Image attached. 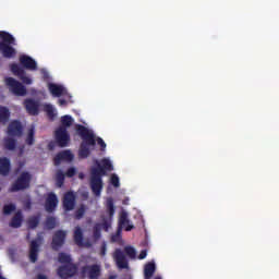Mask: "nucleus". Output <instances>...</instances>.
<instances>
[{"mask_svg": "<svg viewBox=\"0 0 279 279\" xmlns=\"http://www.w3.org/2000/svg\"><path fill=\"white\" fill-rule=\"evenodd\" d=\"M97 167L90 169V190L94 195H101L104 189V175H107V171H113V165L108 158L101 160V165L98 160L95 161Z\"/></svg>", "mask_w": 279, "mask_h": 279, "instance_id": "obj_1", "label": "nucleus"}, {"mask_svg": "<svg viewBox=\"0 0 279 279\" xmlns=\"http://www.w3.org/2000/svg\"><path fill=\"white\" fill-rule=\"evenodd\" d=\"M20 64L19 63H12L10 65L11 72L22 81L25 85H32L33 78L31 76H27L26 70H38L37 61L33 59L32 57H28L27 54H22L20 57Z\"/></svg>", "mask_w": 279, "mask_h": 279, "instance_id": "obj_2", "label": "nucleus"}, {"mask_svg": "<svg viewBox=\"0 0 279 279\" xmlns=\"http://www.w3.org/2000/svg\"><path fill=\"white\" fill-rule=\"evenodd\" d=\"M76 131L82 138L81 146L78 148V157L86 159L90 156V147H96V135L94 131L84 124H77Z\"/></svg>", "mask_w": 279, "mask_h": 279, "instance_id": "obj_3", "label": "nucleus"}, {"mask_svg": "<svg viewBox=\"0 0 279 279\" xmlns=\"http://www.w3.org/2000/svg\"><path fill=\"white\" fill-rule=\"evenodd\" d=\"M0 39V52L5 59H13L16 54V49L13 48V46H16L15 37L5 31H1Z\"/></svg>", "mask_w": 279, "mask_h": 279, "instance_id": "obj_4", "label": "nucleus"}, {"mask_svg": "<svg viewBox=\"0 0 279 279\" xmlns=\"http://www.w3.org/2000/svg\"><path fill=\"white\" fill-rule=\"evenodd\" d=\"M32 181V175L28 171H23L19 175V178L13 182V184L10 187L11 193H16L19 191H25L26 189H29Z\"/></svg>", "mask_w": 279, "mask_h": 279, "instance_id": "obj_5", "label": "nucleus"}, {"mask_svg": "<svg viewBox=\"0 0 279 279\" xmlns=\"http://www.w3.org/2000/svg\"><path fill=\"white\" fill-rule=\"evenodd\" d=\"M54 141L59 147H68L71 141V135L63 122H61V125L54 131Z\"/></svg>", "mask_w": 279, "mask_h": 279, "instance_id": "obj_6", "label": "nucleus"}, {"mask_svg": "<svg viewBox=\"0 0 279 279\" xmlns=\"http://www.w3.org/2000/svg\"><path fill=\"white\" fill-rule=\"evenodd\" d=\"M7 85L10 87L11 92L15 94V96H26L27 87L21 83V81H16L13 76H8L5 78Z\"/></svg>", "mask_w": 279, "mask_h": 279, "instance_id": "obj_7", "label": "nucleus"}, {"mask_svg": "<svg viewBox=\"0 0 279 279\" xmlns=\"http://www.w3.org/2000/svg\"><path fill=\"white\" fill-rule=\"evenodd\" d=\"M77 271L78 268L75 263H72V260H69L65 266H60L58 269V274L61 279H70L71 276H75Z\"/></svg>", "mask_w": 279, "mask_h": 279, "instance_id": "obj_8", "label": "nucleus"}, {"mask_svg": "<svg viewBox=\"0 0 279 279\" xmlns=\"http://www.w3.org/2000/svg\"><path fill=\"white\" fill-rule=\"evenodd\" d=\"M66 235V230H57L52 235V250H60V247L65 243Z\"/></svg>", "mask_w": 279, "mask_h": 279, "instance_id": "obj_9", "label": "nucleus"}, {"mask_svg": "<svg viewBox=\"0 0 279 279\" xmlns=\"http://www.w3.org/2000/svg\"><path fill=\"white\" fill-rule=\"evenodd\" d=\"M113 258L116 260L117 266L119 269H128L129 267V260L121 247H117L113 252Z\"/></svg>", "mask_w": 279, "mask_h": 279, "instance_id": "obj_10", "label": "nucleus"}, {"mask_svg": "<svg viewBox=\"0 0 279 279\" xmlns=\"http://www.w3.org/2000/svg\"><path fill=\"white\" fill-rule=\"evenodd\" d=\"M8 135L17 136V138H21V135H23V124L21 120H12L8 125Z\"/></svg>", "mask_w": 279, "mask_h": 279, "instance_id": "obj_11", "label": "nucleus"}, {"mask_svg": "<svg viewBox=\"0 0 279 279\" xmlns=\"http://www.w3.org/2000/svg\"><path fill=\"white\" fill-rule=\"evenodd\" d=\"M83 274L88 275V279H99L101 276V266L98 263L92 264V266H83Z\"/></svg>", "mask_w": 279, "mask_h": 279, "instance_id": "obj_12", "label": "nucleus"}, {"mask_svg": "<svg viewBox=\"0 0 279 279\" xmlns=\"http://www.w3.org/2000/svg\"><path fill=\"white\" fill-rule=\"evenodd\" d=\"M109 228H111V222L109 221L108 217H102V222L101 223H95L94 229H93V234L95 239H100L101 236V230L108 231Z\"/></svg>", "mask_w": 279, "mask_h": 279, "instance_id": "obj_13", "label": "nucleus"}, {"mask_svg": "<svg viewBox=\"0 0 279 279\" xmlns=\"http://www.w3.org/2000/svg\"><path fill=\"white\" fill-rule=\"evenodd\" d=\"M76 206V195L72 191H69L63 196V208L64 210H74Z\"/></svg>", "mask_w": 279, "mask_h": 279, "instance_id": "obj_14", "label": "nucleus"}, {"mask_svg": "<svg viewBox=\"0 0 279 279\" xmlns=\"http://www.w3.org/2000/svg\"><path fill=\"white\" fill-rule=\"evenodd\" d=\"M73 160H74V154H72V151L70 150L60 151L53 158V162L56 167H59L63 161L72 162Z\"/></svg>", "mask_w": 279, "mask_h": 279, "instance_id": "obj_15", "label": "nucleus"}, {"mask_svg": "<svg viewBox=\"0 0 279 279\" xmlns=\"http://www.w3.org/2000/svg\"><path fill=\"white\" fill-rule=\"evenodd\" d=\"M59 204L58 196L56 193H49L45 201V208L47 213H54Z\"/></svg>", "mask_w": 279, "mask_h": 279, "instance_id": "obj_16", "label": "nucleus"}, {"mask_svg": "<svg viewBox=\"0 0 279 279\" xmlns=\"http://www.w3.org/2000/svg\"><path fill=\"white\" fill-rule=\"evenodd\" d=\"M24 106L31 116H37L39 113V102L34 98H25Z\"/></svg>", "mask_w": 279, "mask_h": 279, "instance_id": "obj_17", "label": "nucleus"}, {"mask_svg": "<svg viewBox=\"0 0 279 279\" xmlns=\"http://www.w3.org/2000/svg\"><path fill=\"white\" fill-rule=\"evenodd\" d=\"M118 227L124 228L126 231H131L135 228V226L130 222L129 213H126V210H122V213H120Z\"/></svg>", "mask_w": 279, "mask_h": 279, "instance_id": "obj_18", "label": "nucleus"}, {"mask_svg": "<svg viewBox=\"0 0 279 279\" xmlns=\"http://www.w3.org/2000/svg\"><path fill=\"white\" fill-rule=\"evenodd\" d=\"M23 219H24L23 211L22 210H17L13 215V217H12V219H11L9 225L11 226V228H21V226H23Z\"/></svg>", "mask_w": 279, "mask_h": 279, "instance_id": "obj_19", "label": "nucleus"}, {"mask_svg": "<svg viewBox=\"0 0 279 279\" xmlns=\"http://www.w3.org/2000/svg\"><path fill=\"white\" fill-rule=\"evenodd\" d=\"M48 89L50 90V94H52V96L57 97L62 96L65 92V87H63V85H58L57 83H49Z\"/></svg>", "mask_w": 279, "mask_h": 279, "instance_id": "obj_20", "label": "nucleus"}, {"mask_svg": "<svg viewBox=\"0 0 279 279\" xmlns=\"http://www.w3.org/2000/svg\"><path fill=\"white\" fill-rule=\"evenodd\" d=\"M16 143H17V140H15V137H13V135H9V137L3 138V147L8 151H15Z\"/></svg>", "mask_w": 279, "mask_h": 279, "instance_id": "obj_21", "label": "nucleus"}, {"mask_svg": "<svg viewBox=\"0 0 279 279\" xmlns=\"http://www.w3.org/2000/svg\"><path fill=\"white\" fill-rule=\"evenodd\" d=\"M38 251H39V243L37 240L31 241V247H29V258L32 263H36L38 258Z\"/></svg>", "mask_w": 279, "mask_h": 279, "instance_id": "obj_22", "label": "nucleus"}, {"mask_svg": "<svg viewBox=\"0 0 279 279\" xmlns=\"http://www.w3.org/2000/svg\"><path fill=\"white\" fill-rule=\"evenodd\" d=\"M10 118H11V111L9 107H5L4 105H0V124H8Z\"/></svg>", "mask_w": 279, "mask_h": 279, "instance_id": "obj_23", "label": "nucleus"}, {"mask_svg": "<svg viewBox=\"0 0 279 279\" xmlns=\"http://www.w3.org/2000/svg\"><path fill=\"white\" fill-rule=\"evenodd\" d=\"M11 171V160L9 158H0V175H9Z\"/></svg>", "mask_w": 279, "mask_h": 279, "instance_id": "obj_24", "label": "nucleus"}, {"mask_svg": "<svg viewBox=\"0 0 279 279\" xmlns=\"http://www.w3.org/2000/svg\"><path fill=\"white\" fill-rule=\"evenodd\" d=\"M155 271H156V263L154 262L146 263V266L144 267L145 279H151V276H154Z\"/></svg>", "mask_w": 279, "mask_h": 279, "instance_id": "obj_25", "label": "nucleus"}, {"mask_svg": "<svg viewBox=\"0 0 279 279\" xmlns=\"http://www.w3.org/2000/svg\"><path fill=\"white\" fill-rule=\"evenodd\" d=\"M107 211L109 213V222H110V226H111V221H112V218L114 217V214H116V206H114V199L113 197H108L107 199Z\"/></svg>", "mask_w": 279, "mask_h": 279, "instance_id": "obj_26", "label": "nucleus"}, {"mask_svg": "<svg viewBox=\"0 0 279 279\" xmlns=\"http://www.w3.org/2000/svg\"><path fill=\"white\" fill-rule=\"evenodd\" d=\"M74 242L76 245H84V232L80 226L74 230Z\"/></svg>", "mask_w": 279, "mask_h": 279, "instance_id": "obj_27", "label": "nucleus"}, {"mask_svg": "<svg viewBox=\"0 0 279 279\" xmlns=\"http://www.w3.org/2000/svg\"><path fill=\"white\" fill-rule=\"evenodd\" d=\"M34 143H35V126L32 125L28 129L26 145H34Z\"/></svg>", "mask_w": 279, "mask_h": 279, "instance_id": "obj_28", "label": "nucleus"}, {"mask_svg": "<svg viewBox=\"0 0 279 279\" xmlns=\"http://www.w3.org/2000/svg\"><path fill=\"white\" fill-rule=\"evenodd\" d=\"M56 179H57V185L59 187L63 186L65 182V173L61 169H59V171H57Z\"/></svg>", "mask_w": 279, "mask_h": 279, "instance_id": "obj_29", "label": "nucleus"}, {"mask_svg": "<svg viewBox=\"0 0 279 279\" xmlns=\"http://www.w3.org/2000/svg\"><path fill=\"white\" fill-rule=\"evenodd\" d=\"M61 122L68 131V126H71V124H73L74 120H73L72 116L65 114V116L61 117Z\"/></svg>", "mask_w": 279, "mask_h": 279, "instance_id": "obj_30", "label": "nucleus"}, {"mask_svg": "<svg viewBox=\"0 0 279 279\" xmlns=\"http://www.w3.org/2000/svg\"><path fill=\"white\" fill-rule=\"evenodd\" d=\"M39 221H40V217L39 216H34V217H29V219L27 220V226L28 228H37V226H39Z\"/></svg>", "mask_w": 279, "mask_h": 279, "instance_id": "obj_31", "label": "nucleus"}, {"mask_svg": "<svg viewBox=\"0 0 279 279\" xmlns=\"http://www.w3.org/2000/svg\"><path fill=\"white\" fill-rule=\"evenodd\" d=\"M70 260H72L71 254H66V252H59V263L66 265V263H70Z\"/></svg>", "mask_w": 279, "mask_h": 279, "instance_id": "obj_32", "label": "nucleus"}, {"mask_svg": "<svg viewBox=\"0 0 279 279\" xmlns=\"http://www.w3.org/2000/svg\"><path fill=\"white\" fill-rule=\"evenodd\" d=\"M45 110H46V113L48 114V118H50V120H54L57 112L53 105H46Z\"/></svg>", "mask_w": 279, "mask_h": 279, "instance_id": "obj_33", "label": "nucleus"}, {"mask_svg": "<svg viewBox=\"0 0 279 279\" xmlns=\"http://www.w3.org/2000/svg\"><path fill=\"white\" fill-rule=\"evenodd\" d=\"M87 207L85 204H81V206L75 210V219H82L86 214Z\"/></svg>", "mask_w": 279, "mask_h": 279, "instance_id": "obj_34", "label": "nucleus"}, {"mask_svg": "<svg viewBox=\"0 0 279 279\" xmlns=\"http://www.w3.org/2000/svg\"><path fill=\"white\" fill-rule=\"evenodd\" d=\"M56 226H57L56 217H47L46 218V228H48V230H53V228H56Z\"/></svg>", "mask_w": 279, "mask_h": 279, "instance_id": "obj_35", "label": "nucleus"}, {"mask_svg": "<svg viewBox=\"0 0 279 279\" xmlns=\"http://www.w3.org/2000/svg\"><path fill=\"white\" fill-rule=\"evenodd\" d=\"M124 252L130 258H135L136 256V250L132 245H125Z\"/></svg>", "mask_w": 279, "mask_h": 279, "instance_id": "obj_36", "label": "nucleus"}, {"mask_svg": "<svg viewBox=\"0 0 279 279\" xmlns=\"http://www.w3.org/2000/svg\"><path fill=\"white\" fill-rule=\"evenodd\" d=\"M14 210H16L15 204H4L3 206L4 215H11V213H14Z\"/></svg>", "mask_w": 279, "mask_h": 279, "instance_id": "obj_37", "label": "nucleus"}, {"mask_svg": "<svg viewBox=\"0 0 279 279\" xmlns=\"http://www.w3.org/2000/svg\"><path fill=\"white\" fill-rule=\"evenodd\" d=\"M111 184L118 189L120 186V178L117 174L111 175Z\"/></svg>", "mask_w": 279, "mask_h": 279, "instance_id": "obj_38", "label": "nucleus"}, {"mask_svg": "<svg viewBox=\"0 0 279 279\" xmlns=\"http://www.w3.org/2000/svg\"><path fill=\"white\" fill-rule=\"evenodd\" d=\"M97 144L99 145L101 151H106L107 149V144L102 137H97Z\"/></svg>", "mask_w": 279, "mask_h": 279, "instance_id": "obj_39", "label": "nucleus"}, {"mask_svg": "<svg viewBox=\"0 0 279 279\" xmlns=\"http://www.w3.org/2000/svg\"><path fill=\"white\" fill-rule=\"evenodd\" d=\"M66 178H74L76 175V169L74 167H70L65 173Z\"/></svg>", "mask_w": 279, "mask_h": 279, "instance_id": "obj_40", "label": "nucleus"}, {"mask_svg": "<svg viewBox=\"0 0 279 279\" xmlns=\"http://www.w3.org/2000/svg\"><path fill=\"white\" fill-rule=\"evenodd\" d=\"M147 256V250H142L138 254V258H146Z\"/></svg>", "mask_w": 279, "mask_h": 279, "instance_id": "obj_41", "label": "nucleus"}, {"mask_svg": "<svg viewBox=\"0 0 279 279\" xmlns=\"http://www.w3.org/2000/svg\"><path fill=\"white\" fill-rule=\"evenodd\" d=\"M106 252H107V244L102 243V245H101V255L105 256Z\"/></svg>", "mask_w": 279, "mask_h": 279, "instance_id": "obj_42", "label": "nucleus"}, {"mask_svg": "<svg viewBox=\"0 0 279 279\" xmlns=\"http://www.w3.org/2000/svg\"><path fill=\"white\" fill-rule=\"evenodd\" d=\"M59 105L65 106V105H68V100H65V98H59Z\"/></svg>", "mask_w": 279, "mask_h": 279, "instance_id": "obj_43", "label": "nucleus"}, {"mask_svg": "<svg viewBox=\"0 0 279 279\" xmlns=\"http://www.w3.org/2000/svg\"><path fill=\"white\" fill-rule=\"evenodd\" d=\"M56 147V142H49L48 143V149L53 150Z\"/></svg>", "mask_w": 279, "mask_h": 279, "instance_id": "obj_44", "label": "nucleus"}, {"mask_svg": "<svg viewBox=\"0 0 279 279\" xmlns=\"http://www.w3.org/2000/svg\"><path fill=\"white\" fill-rule=\"evenodd\" d=\"M37 279H48L46 275H38Z\"/></svg>", "mask_w": 279, "mask_h": 279, "instance_id": "obj_45", "label": "nucleus"}, {"mask_svg": "<svg viewBox=\"0 0 279 279\" xmlns=\"http://www.w3.org/2000/svg\"><path fill=\"white\" fill-rule=\"evenodd\" d=\"M78 178H80L81 180H84V173H80V174H78Z\"/></svg>", "mask_w": 279, "mask_h": 279, "instance_id": "obj_46", "label": "nucleus"}, {"mask_svg": "<svg viewBox=\"0 0 279 279\" xmlns=\"http://www.w3.org/2000/svg\"><path fill=\"white\" fill-rule=\"evenodd\" d=\"M109 279H117V277H113V275H111V276L109 277Z\"/></svg>", "mask_w": 279, "mask_h": 279, "instance_id": "obj_47", "label": "nucleus"}, {"mask_svg": "<svg viewBox=\"0 0 279 279\" xmlns=\"http://www.w3.org/2000/svg\"><path fill=\"white\" fill-rule=\"evenodd\" d=\"M155 279H161V277H155Z\"/></svg>", "mask_w": 279, "mask_h": 279, "instance_id": "obj_48", "label": "nucleus"}, {"mask_svg": "<svg viewBox=\"0 0 279 279\" xmlns=\"http://www.w3.org/2000/svg\"><path fill=\"white\" fill-rule=\"evenodd\" d=\"M0 279H4V277H0Z\"/></svg>", "mask_w": 279, "mask_h": 279, "instance_id": "obj_49", "label": "nucleus"}]
</instances>
